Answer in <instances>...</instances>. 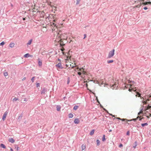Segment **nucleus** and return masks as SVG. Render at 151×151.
Returning a JSON list of instances; mask_svg holds the SVG:
<instances>
[{
  "instance_id": "1",
  "label": "nucleus",
  "mask_w": 151,
  "mask_h": 151,
  "mask_svg": "<svg viewBox=\"0 0 151 151\" xmlns=\"http://www.w3.org/2000/svg\"><path fill=\"white\" fill-rule=\"evenodd\" d=\"M54 37L55 42L59 43L61 46H64L65 43L67 42L66 41L67 39V34H62L60 31L55 32Z\"/></svg>"
},
{
  "instance_id": "2",
  "label": "nucleus",
  "mask_w": 151,
  "mask_h": 151,
  "mask_svg": "<svg viewBox=\"0 0 151 151\" xmlns=\"http://www.w3.org/2000/svg\"><path fill=\"white\" fill-rule=\"evenodd\" d=\"M52 17L53 19V22H50V25L52 27V31H55V30H57V26L56 24L55 23V22L56 21V19H55L54 16H53V15H51V16H49L48 17H47L49 19L50 18Z\"/></svg>"
},
{
  "instance_id": "3",
  "label": "nucleus",
  "mask_w": 151,
  "mask_h": 151,
  "mask_svg": "<svg viewBox=\"0 0 151 151\" xmlns=\"http://www.w3.org/2000/svg\"><path fill=\"white\" fill-rule=\"evenodd\" d=\"M69 52L70 51H69V52L67 53V59H65V62L66 63H67V61H70V66L72 68H73L74 67H75L76 66V65L75 62V61L74 60H73V63L70 62V61H71L70 58L71 56H70Z\"/></svg>"
},
{
  "instance_id": "4",
  "label": "nucleus",
  "mask_w": 151,
  "mask_h": 151,
  "mask_svg": "<svg viewBox=\"0 0 151 151\" xmlns=\"http://www.w3.org/2000/svg\"><path fill=\"white\" fill-rule=\"evenodd\" d=\"M132 85L131 84H127L125 86V87L127 88L129 86V91H136V88H132Z\"/></svg>"
},
{
  "instance_id": "5",
  "label": "nucleus",
  "mask_w": 151,
  "mask_h": 151,
  "mask_svg": "<svg viewBox=\"0 0 151 151\" xmlns=\"http://www.w3.org/2000/svg\"><path fill=\"white\" fill-rule=\"evenodd\" d=\"M114 49L110 51L109 53L108 58H109L113 57L114 55Z\"/></svg>"
},
{
  "instance_id": "6",
  "label": "nucleus",
  "mask_w": 151,
  "mask_h": 151,
  "mask_svg": "<svg viewBox=\"0 0 151 151\" xmlns=\"http://www.w3.org/2000/svg\"><path fill=\"white\" fill-rule=\"evenodd\" d=\"M8 114V112H7V111H6V112H5L3 114V115L2 116V119L3 121H4V120H5L6 116Z\"/></svg>"
},
{
  "instance_id": "7",
  "label": "nucleus",
  "mask_w": 151,
  "mask_h": 151,
  "mask_svg": "<svg viewBox=\"0 0 151 151\" xmlns=\"http://www.w3.org/2000/svg\"><path fill=\"white\" fill-rule=\"evenodd\" d=\"M56 67L57 68H58L60 69H63V67L62 66V64L61 63H59L58 64L56 65Z\"/></svg>"
},
{
  "instance_id": "8",
  "label": "nucleus",
  "mask_w": 151,
  "mask_h": 151,
  "mask_svg": "<svg viewBox=\"0 0 151 151\" xmlns=\"http://www.w3.org/2000/svg\"><path fill=\"white\" fill-rule=\"evenodd\" d=\"M78 69L82 73H83L84 74H86V72L84 70V69L83 68L79 69L78 67L76 68L77 70H78Z\"/></svg>"
},
{
  "instance_id": "9",
  "label": "nucleus",
  "mask_w": 151,
  "mask_h": 151,
  "mask_svg": "<svg viewBox=\"0 0 151 151\" xmlns=\"http://www.w3.org/2000/svg\"><path fill=\"white\" fill-rule=\"evenodd\" d=\"M32 55H30L29 53L26 54L24 55V57L26 58H28L29 57H32Z\"/></svg>"
},
{
  "instance_id": "10",
  "label": "nucleus",
  "mask_w": 151,
  "mask_h": 151,
  "mask_svg": "<svg viewBox=\"0 0 151 151\" xmlns=\"http://www.w3.org/2000/svg\"><path fill=\"white\" fill-rule=\"evenodd\" d=\"M81 150L83 151L86 148V145H85L83 144L81 147Z\"/></svg>"
},
{
  "instance_id": "11",
  "label": "nucleus",
  "mask_w": 151,
  "mask_h": 151,
  "mask_svg": "<svg viewBox=\"0 0 151 151\" xmlns=\"http://www.w3.org/2000/svg\"><path fill=\"white\" fill-rule=\"evenodd\" d=\"M74 123L75 124H78L79 123V120L78 119H76L74 121Z\"/></svg>"
},
{
  "instance_id": "12",
  "label": "nucleus",
  "mask_w": 151,
  "mask_h": 151,
  "mask_svg": "<svg viewBox=\"0 0 151 151\" xmlns=\"http://www.w3.org/2000/svg\"><path fill=\"white\" fill-rule=\"evenodd\" d=\"M9 141L12 143H13L15 142L14 140L12 138H10L9 140Z\"/></svg>"
},
{
  "instance_id": "13",
  "label": "nucleus",
  "mask_w": 151,
  "mask_h": 151,
  "mask_svg": "<svg viewBox=\"0 0 151 151\" xmlns=\"http://www.w3.org/2000/svg\"><path fill=\"white\" fill-rule=\"evenodd\" d=\"M121 120L122 121L128 122V121H132V120H128L126 119H121Z\"/></svg>"
},
{
  "instance_id": "14",
  "label": "nucleus",
  "mask_w": 151,
  "mask_h": 151,
  "mask_svg": "<svg viewBox=\"0 0 151 151\" xmlns=\"http://www.w3.org/2000/svg\"><path fill=\"white\" fill-rule=\"evenodd\" d=\"M61 108V106H60L58 105L56 106L57 110L58 111L60 110Z\"/></svg>"
},
{
  "instance_id": "15",
  "label": "nucleus",
  "mask_w": 151,
  "mask_h": 151,
  "mask_svg": "<svg viewBox=\"0 0 151 151\" xmlns=\"http://www.w3.org/2000/svg\"><path fill=\"white\" fill-rule=\"evenodd\" d=\"M14 45H15V44L13 43H11L9 45V47H12V48L14 47Z\"/></svg>"
},
{
  "instance_id": "16",
  "label": "nucleus",
  "mask_w": 151,
  "mask_h": 151,
  "mask_svg": "<svg viewBox=\"0 0 151 151\" xmlns=\"http://www.w3.org/2000/svg\"><path fill=\"white\" fill-rule=\"evenodd\" d=\"M142 4L144 5H147L148 4H151V2H144L142 3Z\"/></svg>"
},
{
  "instance_id": "17",
  "label": "nucleus",
  "mask_w": 151,
  "mask_h": 151,
  "mask_svg": "<svg viewBox=\"0 0 151 151\" xmlns=\"http://www.w3.org/2000/svg\"><path fill=\"white\" fill-rule=\"evenodd\" d=\"M22 103H24L25 102H26L27 101V99L26 98H24L23 99H22Z\"/></svg>"
},
{
  "instance_id": "18",
  "label": "nucleus",
  "mask_w": 151,
  "mask_h": 151,
  "mask_svg": "<svg viewBox=\"0 0 151 151\" xmlns=\"http://www.w3.org/2000/svg\"><path fill=\"white\" fill-rule=\"evenodd\" d=\"M0 146L1 147L4 149H5L6 148L5 146L3 144H0Z\"/></svg>"
},
{
  "instance_id": "19",
  "label": "nucleus",
  "mask_w": 151,
  "mask_h": 151,
  "mask_svg": "<svg viewBox=\"0 0 151 151\" xmlns=\"http://www.w3.org/2000/svg\"><path fill=\"white\" fill-rule=\"evenodd\" d=\"M136 93H137V95H136V96H137V95H138V97H140V98L141 99H143V98L141 96H140V94L138 92H136Z\"/></svg>"
},
{
  "instance_id": "20",
  "label": "nucleus",
  "mask_w": 151,
  "mask_h": 151,
  "mask_svg": "<svg viewBox=\"0 0 151 151\" xmlns=\"http://www.w3.org/2000/svg\"><path fill=\"white\" fill-rule=\"evenodd\" d=\"M94 129H93L91 131V132L90 134V135H92L94 134Z\"/></svg>"
},
{
  "instance_id": "21",
  "label": "nucleus",
  "mask_w": 151,
  "mask_h": 151,
  "mask_svg": "<svg viewBox=\"0 0 151 151\" xmlns=\"http://www.w3.org/2000/svg\"><path fill=\"white\" fill-rule=\"evenodd\" d=\"M73 116V115L71 113H70L68 115V117L69 118H72Z\"/></svg>"
},
{
  "instance_id": "22",
  "label": "nucleus",
  "mask_w": 151,
  "mask_h": 151,
  "mask_svg": "<svg viewBox=\"0 0 151 151\" xmlns=\"http://www.w3.org/2000/svg\"><path fill=\"white\" fill-rule=\"evenodd\" d=\"M19 100V99L17 98H15L13 99V102Z\"/></svg>"
},
{
  "instance_id": "23",
  "label": "nucleus",
  "mask_w": 151,
  "mask_h": 151,
  "mask_svg": "<svg viewBox=\"0 0 151 151\" xmlns=\"http://www.w3.org/2000/svg\"><path fill=\"white\" fill-rule=\"evenodd\" d=\"M113 62H114V60H108L107 61V63H112Z\"/></svg>"
},
{
  "instance_id": "24",
  "label": "nucleus",
  "mask_w": 151,
  "mask_h": 151,
  "mask_svg": "<svg viewBox=\"0 0 151 151\" xmlns=\"http://www.w3.org/2000/svg\"><path fill=\"white\" fill-rule=\"evenodd\" d=\"M151 109V106H150L149 105L148 106H147L146 109H145V111L148 110L149 109Z\"/></svg>"
},
{
  "instance_id": "25",
  "label": "nucleus",
  "mask_w": 151,
  "mask_h": 151,
  "mask_svg": "<svg viewBox=\"0 0 151 151\" xmlns=\"http://www.w3.org/2000/svg\"><path fill=\"white\" fill-rule=\"evenodd\" d=\"M32 40L31 39L30 40H29V42H28V43H27V44L28 45H30L32 42Z\"/></svg>"
},
{
  "instance_id": "26",
  "label": "nucleus",
  "mask_w": 151,
  "mask_h": 151,
  "mask_svg": "<svg viewBox=\"0 0 151 151\" xmlns=\"http://www.w3.org/2000/svg\"><path fill=\"white\" fill-rule=\"evenodd\" d=\"M78 106H75L74 107H73V109L74 110H77L78 108Z\"/></svg>"
},
{
  "instance_id": "27",
  "label": "nucleus",
  "mask_w": 151,
  "mask_h": 151,
  "mask_svg": "<svg viewBox=\"0 0 151 151\" xmlns=\"http://www.w3.org/2000/svg\"><path fill=\"white\" fill-rule=\"evenodd\" d=\"M148 125V124L147 123H144V124H141V125L142 126V127H144L145 126H147Z\"/></svg>"
},
{
  "instance_id": "28",
  "label": "nucleus",
  "mask_w": 151,
  "mask_h": 151,
  "mask_svg": "<svg viewBox=\"0 0 151 151\" xmlns=\"http://www.w3.org/2000/svg\"><path fill=\"white\" fill-rule=\"evenodd\" d=\"M149 99H147L146 101H143V103L145 104H147V101H149Z\"/></svg>"
},
{
  "instance_id": "29",
  "label": "nucleus",
  "mask_w": 151,
  "mask_h": 151,
  "mask_svg": "<svg viewBox=\"0 0 151 151\" xmlns=\"http://www.w3.org/2000/svg\"><path fill=\"white\" fill-rule=\"evenodd\" d=\"M38 65H39V66H41L42 65V62L41 61H38Z\"/></svg>"
},
{
  "instance_id": "30",
  "label": "nucleus",
  "mask_w": 151,
  "mask_h": 151,
  "mask_svg": "<svg viewBox=\"0 0 151 151\" xmlns=\"http://www.w3.org/2000/svg\"><path fill=\"white\" fill-rule=\"evenodd\" d=\"M4 75L6 77V76H8V74L7 72H5L4 73Z\"/></svg>"
},
{
  "instance_id": "31",
  "label": "nucleus",
  "mask_w": 151,
  "mask_h": 151,
  "mask_svg": "<svg viewBox=\"0 0 151 151\" xmlns=\"http://www.w3.org/2000/svg\"><path fill=\"white\" fill-rule=\"evenodd\" d=\"M100 141L99 139H97L96 140V142L97 143V145L98 146H99L100 144Z\"/></svg>"
},
{
  "instance_id": "32",
  "label": "nucleus",
  "mask_w": 151,
  "mask_h": 151,
  "mask_svg": "<svg viewBox=\"0 0 151 151\" xmlns=\"http://www.w3.org/2000/svg\"><path fill=\"white\" fill-rule=\"evenodd\" d=\"M106 139H105V136L104 135H103V139H102V141H105V140Z\"/></svg>"
},
{
  "instance_id": "33",
  "label": "nucleus",
  "mask_w": 151,
  "mask_h": 151,
  "mask_svg": "<svg viewBox=\"0 0 151 151\" xmlns=\"http://www.w3.org/2000/svg\"><path fill=\"white\" fill-rule=\"evenodd\" d=\"M141 4H138V5L136 6H135V7H137V8H139V7L141 6Z\"/></svg>"
},
{
  "instance_id": "34",
  "label": "nucleus",
  "mask_w": 151,
  "mask_h": 151,
  "mask_svg": "<svg viewBox=\"0 0 151 151\" xmlns=\"http://www.w3.org/2000/svg\"><path fill=\"white\" fill-rule=\"evenodd\" d=\"M5 44V43L4 42H2L0 44V45L3 46V45H4Z\"/></svg>"
},
{
  "instance_id": "35",
  "label": "nucleus",
  "mask_w": 151,
  "mask_h": 151,
  "mask_svg": "<svg viewBox=\"0 0 151 151\" xmlns=\"http://www.w3.org/2000/svg\"><path fill=\"white\" fill-rule=\"evenodd\" d=\"M80 0H76V1H77L76 4H79Z\"/></svg>"
},
{
  "instance_id": "36",
  "label": "nucleus",
  "mask_w": 151,
  "mask_h": 151,
  "mask_svg": "<svg viewBox=\"0 0 151 151\" xmlns=\"http://www.w3.org/2000/svg\"><path fill=\"white\" fill-rule=\"evenodd\" d=\"M35 78V77H33L31 79V81H32V82H34Z\"/></svg>"
},
{
  "instance_id": "37",
  "label": "nucleus",
  "mask_w": 151,
  "mask_h": 151,
  "mask_svg": "<svg viewBox=\"0 0 151 151\" xmlns=\"http://www.w3.org/2000/svg\"><path fill=\"white\" fill-rule=\"evenodd\" d=\"M139 117V116H138V117H137V118H136V119H132V120H133V121H136V120L137 119V118H138Z\"/></svg>"
},
{
  "instance_id": "38",
  "label": "nucleus",
  "mask_w": 151,
  "mask_h": 151,
  "mask_svg": "<svg viewBox=\"0 0 151 151\" xmlns=\"http://www.w3.org/2000/svg\"><path fill=\"white\" fill-rule=\"evenodd\" d=\"M141 114H143V111H141L138 114L139 115Z\"/></svg>"
},
{
  "instance_id": "39",
  "label": "nucleus",
  "mask_w": 151,
  "mask_h": 151,
  "mask_svg": "<svg viewBox=\"0 0 151 151\" xmlns=\"http://www.w3.org/2000/svg\"><path fill=\"white\" fill-rule=\"evenodd\" d=\"M135 146H134V148H135V147H136V146H137V142L136 141L135 142Z\"/></svg>"
},
{
  "instance_id": "40",
  "label": "nucleus",
  "mask_w": 151,
  "mask_h": 151,
  "mask_svg": "<svg viewBox=\"0 0 151 151\" xmlns=\"http://www.w3.org/2000/svg\"><path fill=\"white\" fill-rule=\"evenodd\" d=\"M36 86L37 87H39L40 86V83H37V84H36Z\"/></svg>"
},
{
  "instance_id": "41",
  "label": "nucleus",
  "mask_w": 151,
  "mask_h": 151,
  "mask_svg": "<svg viewBox=\"0 0 151 151\" xmlns=\"http://www.w3.org/2000/svg\"><path fill=\"white\" fill-rule=\"evenodd\" d=\"M123 146V145L122 144H120L119 146V147H121Z\"/></svg>"
},
{
  "instance_id": "42",
  "label": "nucleus",
  "mask_w": 151,
  "mask_h": 151,
  "mask_svg": "<svg viewBox=\"0 0 151 151\" xmlns=\"http://www.w3.org/2000/svg\"><path fill=\"white\" fill-rule=\"evenodd\" d=\"M15 148H16V149H17V151L18 150H19V147H18V146H17V147H15Z\"/></svg>"
},
{
  "instance_id": "43",
  "label": "nucleus",
  "mask_w": 151,
  "mask_h": 151,
  "mask_svg": "<svg viewBox=\"0 0 151 151\" xmlns=\"http://www.w3.org/2000/svg\"><path fill=\"white\" fill-rule=\"evenodd\" d=\"M47 0H43V1L44 3H46L47 2Z\"/></svg>"
},
{
  "instance_id": "44",
  "label": "nucleus",
  "mask_w": 151,
  "mask_h": 151,
  "mask_svg": "<svg viewBox=\"0 0 151 151\" xmlns=\"http://www.w3.org/2000/svg\"><path fill=\"white\" fill-rule=\"evenodd\" d=\"M78 73L79 75H81V72H78Z\"/></svg>"
},
{
  "instance_id": "45",
  "label": "nucleus",
  "mask_w": 151,
  "mask_h": 151,
  "mask_svg": "<svg viewBox=\"0 0 151 151\" xmlns=\"http://www.w3.org/2000/svg\"><path fill=\"white\" fill-rule=\"evenodd\" d=\"M147 116V118H149V116L150 117L151 116V114H150L149 116Z\"/></svg>"
},
{
  "instance_id": "46",
  "label": "nucleus",
  "mask_w": 151,
  "mask_h": 151,
  "mask_svg": "<svg viewBox=\"0 0 151 151\" xmlns=\"http://www.w3.org/2000/svg\"><path fill=\"white\" fill-rule=\"evenodd\" d=\"M25 79H26V78L24 77L22 79V80L23 81L25 80Z\"/></svg>"
},
{
  "instance_id": "47",
  "label": "nucleus",
  "mask_w": 151,
  "mask_h": 151,
  "mask_svg": "<svg viewBox=\"0 0 151 151\" xmlns=\"http://www.w3.org/2000/svg\"><path fill=\"white\" fill-rule=\"evenodd\" d=\"M144 9L145 10H147V8L146 7H144Z\"/></svg>"
},
{
  "instance_id": "48",
  "label": "nucleus",
  "mask_w": 151,
  "mask_h": 151,
  "mask_svg": "<svg viewBox=\"0 0 151 151\" xmlns=\"http://www.w3.org/2000/svg\"><path fill=\"white\" fill-rule=\"evenodd\" d=\"M127 135H129V131L127 132Z\"/></svg>"
},
{
  "instance_id": "49",
  "label": "nucleus",
  "mask_w": 151,
  "mask_h": 151,
  "mask_svg": "<svg viewBox=\"0 0 151 151\" xmlns=\"http://www.w3.org/2000/svg\"><path fill=\"white\" fill-rule=\"evenodd\" d=\"M84 37L83 38V39H85L86 38V34H84Z\"/></svg>"
},
{
  "instance_id": "50",
  "label": "nucleus",
  "mask_w": 151,
  "mask_h": 151,
  "mask_svg": "<svg viewBox=\"0 0 151 151\" xmlns=\"http://www.w3.org/2000/svg\"><path fill=\"white\" fill-rule=\"evenodd\" d=\"M116 118L117 119H119V120H121V119L119 117H117Z\"/></svg>"
},
{
  "instance_id": "51",
  "label": "nucleus",
  "mask_w": 151,
  "mask_h": 151,
  "mask_svg": "<svg viewBox=\"0 0 151 151\" xmlns=\"http://www.w3.org/2000/svg\"><path fill=\"white\" fill-rule=\"evenodd\" d=\"M69 65H68L67 64H66V66L67 67H68V66Z\"/></svg>"
},
{
  "instance_id": "52",
  "label": "nucleus",
  "mask_w": 151,
  "mask_h": 151,
  "mask_svg": "<svg viewBox=\"0 0 151 151\" xmlns=\"http://www.w3.org/2000/svg\"><path fill=\"white\" fill-rule=\"evenodd\" d=\"M51 2H49V3L48 2V4L49 5H50V4H51Z\"/></svg>"
},
{
  "instance_id": "53",
  "label": "nucleus",
  "mask_w": 151,
  "mask_h": 151,
  "mask_svg": "<svg viewBox=\"0 0 151 151\" xmlns=\"http://www.w3.org/2000/svg\"><path fill=\"white\" fill-rule=\"evenodd\" d=\"M143 119V117H142V118L140 119H139V120L140 121H141V120L142 119Z\"/></svg>"
},
{
  "instance_id": "54",
  "label": "nucleus",
  "mask_w": 151,
  "mask_h": 151,
  "mask_svg": "<svg viewBox=\"0 0 151 151\" xmlns=\"http://www.w3.org/2000/svg\"><path fill=\"white\" fill-rule=\"evenodd\" d=\"M23 20H25V18H23Z\"/></svg>"
},
{
  "instance_id": "55",
  "label": "nucleus",
  "mask_w": 151,
  "mask_h": 151,
  "mask_svg": "<svg viewBox=\"0 0 151 151\" xmlns=\"http://www.w3.org/2000/svg\"><path fill=\"white\" fill-rule=\"evenodd\" d=\"M64 49H63V48H62V49L61 50H62V51H63V50H64Z\"/></svg>"
},
{
  "instance_id": "56",
  "label": "nucleus",
  "mask_w": 151,
  "mask_h": 151,
  "mask_svg": "<svg viewBox=\"0 0 151 151\" xmlns=\"http://www.w3.org/2000/svg\"><path fill=\"white\" fill-rule=\"evenodd\" d=\"M111 131H112V130H111V129L109 130V132H111Z\"/></svg>"
},
{
  "instance_id": "57",
  "label": "nucleus",
  "mask_w": 151,
  "mask_h": 151,
  "mask_svg": "<svg viewBox=\"0 0 151 151\" xmlns=\"http://www.w3.org/2000/svg\"><path fill=\"white\" fill-rule=\"evenodd\" d=\"M86 86L87 87V86H88V84H87V83H86Z\"/></svg>"
},
{
  "instance_id": "58",
  "label": "nucleus",
  "mask_w": 151,
  "mask_h": 151,
  "mask_svg": "<svg viewBox=\"0 0 151 151\" xmlns=\"http://www.w3.org/2000/svg\"><path fill=\"white\" fill-rule=\"evenodd\" d=\"M129 81L128 82L129 83H131V81L129 82Z\"/></svg>"
},
{
  "instance_id": "59",
  "label": "nucleus",
  "mask_w": 151,
  "mask_h": 151,
  "mask_svg": "<svg viewBox=\"0 0 151 151\" xmlns=\"http://www.w3.org/2000/svg\"><path fill=\"white\" fill-rule=\"evenodd\" d=\"M115 85H114L112 86V87H114V86H115Z\"/></svg>"
},
{
  "instance_id": "60",
  "label": "nucleus",
  "mask_w": 151,
  "mask_h": 151,
  "mask_svg": "<svg viewBox=\"0 0 151 151\" xmlns=\"http://www.w3.org/2000/svg\"><path fill=\"white\" fill-rule=\"evenodd\" d=\"M113 117H114L115 116L114 115H112Z\"/></svg>"
},
{
  "instance_id": "61",
  "label": "nucleus",
  "mask_w": 151,
  "mask_h": 151,
  "mask_svg": "<svg viewBox=\"0 0 151 151\" xmlns=\"http://www.w3.org/2000/svg\"><path fill=\"white\" fill-rule=\"evenodd\" d=\"M11 150L12 151H13V150L12 149H11Z\"/></svg>"
},
{
  "instance_id": "62",
  "label": "nucleus",
  "mask_w": 151,
  "mask_h": 151,
  "mask_svg": "<svg viewBox=\"0 0 151 151\" xmlns=\"http://www.w3.org/2000/svg\"><path fill=\"white\" fill-rule=\"evenodd\" d=\"M110 115H111V116H112V115H112V114H110Z\"/></svg>"
},
{
  "instance_id": "63",
  "label": "nucleus",
  "mask_w": 151,
  "mask_h": 151,
  "mask_svg": "<svg viewBox=\"0 0 151 151\" xmlns=\"http://www.w3.org/2000/svg\"><path fill=\"white\" fill-rule=\"evenodd\" d=\"M43 93V92H42L41 93Z\"/></svg>"
}]
</instances>
